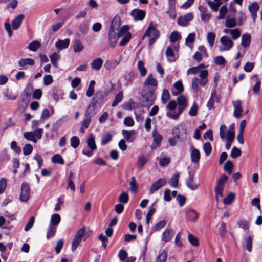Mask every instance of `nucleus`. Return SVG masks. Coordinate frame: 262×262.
Instances as JSON below:
<instances>
[{"label": "nucleus", "mask_w": 262, "mask_h": 262, "mask_svg": "<svg viewBox=\"0 0 262 262\" xmlns=\"http://www.w3.org/2000/svg\"><path fill=\"white\" fill-rule=\"evenodd\" d=\"M103 63V60L100 58H97L93 60L91 63V67L96 71H99L101 68Z\"/></svg>", "instance_id": "393cba45"}, {"label": "nucleus", "mask_w": 262, "mask_h": 262, "mask_svg": "<svg viewBox=\"0 0 262 262\" xmlns=\"http://www.w3.org/2000/svg\"><path fill=\"white\" fill-rule=\"evenodd\" d=\"M206 1L211 9L215 12L217 11L219 7L221 5V2H215V3H214L211 0H206Z\"/></svg>", "instance_id": "a19ab883"}, {"label": "nucleus", "mask_w": 262, "mask_h": 262, "mask_svg": "<svg viewBox=\"0 0 262 262\" xmlns=\"http://www.w3.org/2000/svg\"><path fill=\"white\" fill-rule=\"evenodd\" d=\"M179 177V174L178 173L174 174L172 176L169 181V184L171 187L176 188L178 186Z\"/></svg>", "instance_id": "79ce46f5"}, {"label": "nucleus", "mask_w": 262, "mask_h": 262, "mask_svg": "<svg viewBox=\"0 0 262 262\" xmlns=\"http://www.w3.org/2000/svg\"><path fill=\"white\" fill-rule=\"evenodd\" d=\"M198 78V84L199 86H205L208 83V71L207 70L204 69L201 70Z\"/></svg>", "instance_id": "f8f14e48"}, {"label": "nucleus", "mask_w": 262, "mask_h": 262, "mask_svg": "<svg viewBox=\"0 0 262 262\" xmlns=\"http://www.w3.org/2000/svg\"><path fill=\"white\" fill-rule=\"evenodd\" d=\"M136 132L135 130L128 131L123 130L122 134L124 138L129 143L133 142L135 139Z\"/></svg>", "instance_id": "6ab92c4d"}, {"label": "nucleus", "mask_w": 262, "mask_h": 262, "mask_svg": "<svg viewBox=\"0 0 262 262\" xmlns=\"http://www.w3.org/2000/svg\"><path fill=\"white\" fill-rule=\"evenodd\" d=\"M173 235V231L171 229L167 228L162 235V240L165 242H168Z\"/></svg>", "instance_id": "cd10ccee"}, {"label": "nucleus", "mask_w": 262, "mask_h": 262, "mask_svg": "<svg viewBox=\"0 0 262 262\" xmlns=\"http://www.w3.org/2000/svg\"><path fill=\"white\" fill-rule=\"evenodd\" d=\"M259 6L257 3L254 2L249 6V11L251 13H256L258 10Z\"/></svg>", "instance_id": "0e129e2a"}, {"label": "nucleus", "mask_w": 262, "mask_h": 262, "mask_svg": "<svg viewBox=\"0 0 262 262\" xmlns=\"http://www.w3.org/2000/svg\"><path fill=\"white\" fill-rule=\"evenodd\" d=\"M87 145L92 150H94L96 149V145L95 144L94 138L92 136L91 137L88 138L86 140Z\"/></svg>", "instance_id": "5fc2aeb1"}, {"label": "nucleus", "mask_w": 262, "mask_h": 262, "mask_svg": "<svg viewBox=\"0 0 262 262\" xmlns=\"http://www.w3.org/2000/svg\"><path fill=\"white\" fill-rule=\"evenodd\" d=\"M41 44L38 41L34 40L29 43L28 45V49L30 51L35 52L38 50Z\"/></svg>", "instance_id": "c03bdc74"}, {"label": "nucleus", "mask_w": 262, "mask_h": 262, "mask_svg": "<svg viewBox=\"0 0 262 262\" xmlns=\"http://www.w3.org/2000/svg\"><path fill=\"white\" fill-rule=\"evenodd\" d=\"M236 22L234 18H227L225 21V25L228 28H234L236 25Z\"/></svg>", "instance_id": "69168bd1"}, {"label": "nucleus", "mask_w": 262, "mask_h": 262, "mask_svg": "<svg viewBox=\"0 0 262 262\" xmlns=\"http://www.w3.org/2000/svg\"><path fill=\"white\" fill-rule=\"evenodd\" d=\"M185 213L187 220L192 222H196L199 216V213L192 208L187 209Z\"/></svg>", "instance_id": "4468645a"}, {"label": "nucleus", "mask_w": 262, "mask_h": 262, "mask_svg": "<svg viewBox=\"0 0 262 262\" xmlns=\"http://www.w3.org/2000/svg\"><path fill=\"white\" fill-rule=\"evenodd\" d=\"M251 43V36L249 34L244 33L241 38V46L244 48L248 47Z\"/></svg>", "instance_id": "a878e982"}, {"label": "nucleus", "mask_w": 262, "mask_h": 262, "mask_svg": "<svg viewBox=\"0 0 262 262\" xmlns=\"http://www.w3.org/2000/svg\"><path fill=\"white\" fill-rule=\"evenodd\" d=\"M70 39L68 38L63 40L58 39L55 44V46L58 50H62L68 47L70 45Z\"/></svg>", "instance_id": "412c9836"}, {"label": "nucleus", "mask_w": 262, "mask_h": 262, "mask_svg": "<svg viewBox=\"0 0 262 262\" xmlns=\"http://www.w3.org/2000/svg\"><path fill=\"white\" fill-rule=\"evenodd\" d=\"M35 61L32 58H22L18 62V64L20 67V69H25L27 66H32L34 65Z\"/></svg>", "instance_id": "a211bd4d"}, {"label": "nucleus", "mask_w": 262, "mask_h": 262, "mask_svg": "<svg viewBox=\"0 0 262 262\" xmlns=\"http://www.w3.org/2000/svg\"><path fill=\"white\" fill-rule=\"evenodd\" d=\"M10 157L6 150L0 152V162H8L10 160Z\"/></svg>", "instance_id": "a18cd8bd"}, {"label": "nucleus", "mask_w": 262, "mask_h": 262, "mask_svg": "<svg viewBox=\"0 0 262 262\" xmlns=\"http://www.w3.org/2000/svg\"><path fill=\"white\" fill-rule=\"evenodd\" d=\"M238 227L243 229L245 231H247L249 229V223L246 219H243L237 222Z\"/></svg>", "instance_id": "72a5a7b5"}, {"label": "nucleus", "mask_w": 262, "mask_h": 262, "mask_svg": "<svg viewBox=\"0 0 262 262\" xmlns=\"http://www.w3.org/2000/svg\"><path fill=\"white\" fill-rule=\"evenodd\" d=\"M145 14V11L140 9H134L130 12V15L136 21L143 20Z\"/></svg>", "instance_id": "1a4fd4ad"}, {"label": "nucleus", "mask_w": 262, "mask_h": 262, "mask_svg": "<svg viewBox=\"0 0 262 262\" xmlns=\"http://www.w3.org/2000/svg\"><path fill=\"white\" fill-rule=\"evenodd\" d=\"M137 67L140 71V75L142 76H145L147 73V70L144 66L143 62L141 60L138 61Z\"/></svg>", "instance_id": "49530a36"}, {"label": "nucleus", "mask_w": 262, "mask_h": 262, "mask_svg": "<svg viewBox=\"0 0 262 262\" xmlns=\"http://www.w3.org/2000/svg\"><path fill=\"white\" fill-rule=\"evenodd\" d=\"M188 239L190 243L194 246H198L199 244L198 239L192 234H189L188 236Z\"/></svg>", "instance_id": "bf43d9fd"}, {"label": "nucleus", "mask_w": 262, "mask_h": 262, "mask_svg": "<svg viewBox=\"0 0 262 262\" xmlns=\"http://www.w3.org/2000/svg\"><path fill=\"white\" fill-rule=\"evenodd\" d=\"M175 5L176 4L168 5V9L167 11V13L168 14L169 17L172 19H174L176 17Z\"/></svg>", "instance_id": "c9c22d12"}, {"label": "nucleus", "mask_w": 262, "mask_h": 262, "mask_svg": "<svg viewBox=\"0 0 262 262\" xmlns=\"http://www.w3.org/2000/svg\"><path fill=\"white\" fill-rule=\"evenodd\" d=\"M131 37V33L127 34L126 35L122 36V38L119 43V45L120 46H124L126 45L130 40Z\"/></svg>", "instance_id": "e2e57ef3"}, {"label": "nucleus", "mask_w": 262, "mask_h": 262, "mask_svg": "<svg viewBox=\"0 0 262 262\" xmlns=\"http://www.w3.org/2000/svg\"><path fill=\"white\" fill-rule=\"evenodd\" d=\"M181 38V35L178 32H172L170 35V40L171 42H175Z\"/></svg>", "instance_id": "774afa93"}, {"label": "nucleus", "mask_w": 262, "mask_h": 262, "mask_svg": "<svg viewBox=\"0 0 262 262\" xmlns=\"http://www.w3.org/2000/svg\"><path fill=\"white\" fill-rule=\"evenodd\" d=\"M234 165L230 161H227L224 164V169L226 171L228 174H230L232 172Z\"/></svg>", "instance_id": "09e8293b"}, {"label": "nucleus", "mask_w": 262, "mask_h": 262, "mask_svg": "<svg viewBox=\"0 0 262 262\" xmlns=\"http://www.w3.org/2000/svg\"><path fill=\"white\" fill-rule=\"evenodd\" d=\"M147 162V160L144 156H140L138 159L137 167L139 169H142Z\"/></svg>", "instance_id": "ea45409f"}, {"label": "nucleus", "mask_w": 262, "mask_h": 262, "mask_svg": "<svg viewBox=\"0 0 262 262\" xmlns=\"http://www.w3.org/2000/svg\"><path fill=\"white\" fill-rule=\"evenodd\" d=\"M193 18L192 13H188L184 16H180L177 20V23L181 26H185L186 24L191 21Z\"/></svg>", "instance_id": "2eb2a0df"}, {"label": "nucleus", "mask_w": 262, "mask_h": 262, "mask_svg": "<svg viewBox=\"0 0 262 262\" xmlns=\"http://www.w3.org/2000/svg\"><path fill=\"white\" fill-rule=\"evenodd\" d=\"M191 149V159L193 163H196L198 162L200 159V154L197 149L195 148L193 146H190Z\"/></svg>", "instance_id": "4be33fe9"}, {"label": "nucleus", "mask_w": 262, "mask_h": 262, "mask_svg": "<svg viewBox=\"0 0 262 262\" xmlns=\"http://www.w3.org/2000/svg\"><path fill=\"white\" fill-rule=\"evenodd\" d=\"M241 155V151L239 149L236 147H234L232 148L231 153L230 156L231 158L235 159Z\"/></svg>", "instance_id": "680f3d73"}, {"label": "nucleus", "mask_w": 262, "mask_h": 262, "mask_svg": "<svg viewBox=\"0 0 262 262\" xmlns=\"http://www.w3.org/2000/svg\"><path fill=\"white\" fill-rule=\"evenodd\" d=\"M227 12V8L225 6H223L219 10V15L217 16L219 19H222L225 17Z\"/></svg>", "instance_id": "13d9d810"}, {"label": "nucleus", "mask_w": 262, "mask_h": 262, "mask_svg": "<svg viewBox=\"0 0 262 262\" xmlns=\"http://www.w3.org/2000/svg\"><path fill=\"white\" fill-rule=\"evenodd\" d=\"M246 248L247 251L251 252L252 250L253 237L251 236H248L244 239Z\"/></svg>", "instance_id": "e433bc0d"}, {"label": "nucleus", "mask_w": 262, "mask_h": 262, "mask_svg": "<svg viewBox=\"0 0 262 262\" xmlns=\"http://www.w3.org/2000/svg\"><path fill=\"white\" fill-rule=\"evenodd\" d=\"M230 35L233 40H237L241 36V32L237 28L231 29Z\"/></svg>", "instance_id": "de8ad7c7"}, {"label": "nucleus", "mask_w": 262, "mask_h": 262, "mask_svg": "<svg viewBox=\"0 0 262 262\" xmlns=\"http://www.w3.org/2000/svg\"><path fill=\"white\" fill-rule=\"evenodd\" d=\"M128 31L129 27L127 25L123 26L118 31V33L117 34L118 37H121L122 36L126 35L127 34L130 33L128 32Z\"/></svg>", "instance_id": "37998d69"}, {"label": "nucleus", "mask_w": 262, "mask_h": 262, "mask_svg": "<svg viewBox=\"0 0 262 262\" xmlns=\"http://www.w3.org/2000/svg\"><path fill=\"white\" fill-rule=\"evenodd\" d=\"M84 233L85 229L83 228L79 229L77 231L76 235L72 243L71 249L72 251H74L79 246Z\"/></svg>", "instance_id": "0eeeda50"}, {"label": "nucleus", "mask_w": 262, "mask_h": 262, "mask_svg": "<svg viewBox=\"0 0 262 262\" xmlns=\"http://www.w3.org/2000/svg\"><path fill=\"white\" fill-rule=\"evenodd\" d=\"M177 100L179 105L178 111L180 113H182L188 106L187 99L184 95H180Z\"/></svg>", "instance_id": "ddd939ff"}, {"label": "nucleus", "mask_w": 262, "mask_h": 262, "mask_svg": "<svg viewBox=\"0 0 262 262\" xmlns=\"http://www.w3.org/2000/svg\"><path fill=\"white\" fill-rule=\"evenodd\" d=\"M152 137L155 143L157 145H159L162 140V136L158 133L157 129L155 128L152 133Z\"/></svg>", "instance_id": "2f4dec72"}, {"label": "nucleus", "mask_w": 262, "mask_h": 262, "mask_svg": "<svg viewBox=\"0 0 262 262\" xmlns=\"http://www.w3.org/2000/svg\"><path fill=\"white\" fill-rule=\"evenodd\" d=\"M165 54L169 62H175L177 60L178 57L170 46L167 47Z\"/></svg>", "instance_id": "aec40b11"}, {"label": "nucleus", "mask_w": 262, "mask_h": 262, "mask_svg": "<svg viewBox=\"0 0 262 262\" xmlns=\"http://www.w3.org/2000/svg\"><path fill=\"white\" fill-rule=\"evenodd\" d=\"M158 85L156 79L153 77L152 74H149L146 78L143 89L146 90H155Z\"/></svg>", "instance_id": "6e6552de"}, {"label": "nucleus", "mask_w": 262, "mask_h": 262, "mask_svg": "<svg viewBox=\"0 0 262 262\" xmlns=\"http://www.w3.org/2000/svg\"><path fill=\"white\" fill-rule=\"evenodd\" d=\"M123 98V94L122 91L119 92L115 96V99L112 104V106L114 107L120 103Z\"/></svg>", "instance_id": "f704fd0d"}, {"label": "nucleus", "mask_w": 262, "mask_h": 262, "mask_svg": "<svg viewBox=\"0 0 262 262\" xmlns=\"http://www.w3.org/2000/svg\"><path fill=\"white\" fill-rule=\"evenodd\" d=\"M60 216L58 214H54L51 216L49 225L56 227L60 221Z\"/></svg>", "instance_id": "4c0bfd02"}, {"label": "nucleus", "mask_w": 262, "mask_h": 262, "mask_svg": "<svg viewBox=\"0 0 262 262\" xmlns=\"http://www.w3.org/2000/svg\"><path fill=\"white\" fill-rule=\"evenodd\" d=\"M184 91V88L181 81L175 82L171 90L172 94L174 96H177Z\"/></svg>", "instance_id": "f3484780"}, {"label": "nucleus", "mask_w": 262, "mask_h": 262, "mask_svg": "<svg viewBox=\"0 0 262 262\" xmlns=\"http://www.w3.org/2000/svg\"><path fill=\"white\" fill-rule=\"evenodd\" d=\"M51 62L55 68L58 67V61L60 59V55L57 53H53L49 56Z\"/></svg>", "instance_id": "7c9ffc66"}, {"label": "nucleus", "mask_w": 262, "mask_h": 262, "mask_svg": "<svg viewBox=\"0 0 262 262\" xmlns=\"http://www.w3.org/2000/svg\"><path fill=\"white\" fill-rule=\"evenodd\" d=\"M191 88L194 94H197L201 92V88L198 84V77H195L192 78Z\"/></svg>", "instance_id": "bb28decb"}, {"label": "nucleus", "mask_w": 262, "mask_h": 262, "mask_svg": "<svg viewBox=\"0 0 262 262\" xmlns=\"http://www.w3.org/2000/svg\"><path fill=\"white\" fill-rule=\"evenodd\" d=\"M120 26V18L118 17H115L112 20L109 31L112 32H116V30H118Z\"/></svg>", "instance_id": "c85d7f7f"}, {"label": "nucleus", "mask_w": 262, "mask_h": 262, "mask_svg": "<svg viewBox=\"0 0 262 262\" xmlns=\"http://www.w3.org/2000/svg\"><path fill=\"white\" fill-rule=\"evenodd\" d=\"M3 94L7 97L9 100H15L17 98V94L13 93L12 90H9L8 88L5 89L3 90Z\"/></svg>", "instance_id": "c756f323"}, {"label": "nucleus", "mask_w": 262, "mask_h": 262, "mask_svg": "<svg viewBox=\"0 0 262 262\" xmlns=\"http://www.w3.org/2000/svg\"><path fill=\"white\" fill-rule=\"evenodd\" d=\"M234 106V116L235 117L238 118H239L243 113V109L242 107L241 101L237 100L233 102Z\"/></svg>", "instance_id": "dca6fc26"}, {"label": "nucleus", "mask_w": 262, "mask_h": 262, "mask_svg": "<svg viewBox=\"0 0 262 262\" xmlns=\"http://www.w3.org/2000/svg\"><path fill=\"white\" fill-rule=\"evenodd\" d=\"M91 105H90L86 109L83 119L81 122V127L80 131L81 133H84L86 129H87L89 126V124L91 121V117L93 115V112L90 111Z\"/></svg>", "instance_id": "20e7f679"}, {"label": "nucleus", "mask_w": 262, "mask_h": 262, "mask_svg": "<svg viewBox=\"0 0 262 262\" xmlns=\"http://www.w3.org/2000/svg\"><path fill=\"white\" fill-rule=\"evenodd\" d=\"M24 137L29 141H31L34 143L37 141L36 139L34 137V134L32 132H25L24 134Z\"/></svg>", "instance_id": "3c124183"}, {"label": "nucleus", "mask_w": 262, "mask_h": 262, "mask_svg": "<svg viewBox=\"0 0 262 262\" xmlns=\"http://www.w3.org/2000/svg\"><path fill=\"white\" fill-rule=\"evenodd\" d=\"M171 133L174 137L180 141H183L187 138V129L182 124H179L174 127Z\"/></svg>", "instance_id": "7ed1b4c3"}, {"label": "nucleus", "mask_w": 262, "mask_h": 262, "mask_svg": "<svg viewBox=\"0 0 262 262\" xmlns=\"http://www.w3.org/2000/svg\"><path fill=\"white\" fill-rule=\"evenodd\" d=\"M166 184V180L164 178H161L155 182L149 189V193H154L162 187L165 186Z\"/></svg>", "instance_id": "9b49d317"}, {"label": "nucleus", "mask_w": 262, "mask_h": 262, "mask_svg": "<svg viewBox=\"0 0 262 262\" xmlns=\"http://www.w3.org/2000/svg\"><path fill=\"white\" fill-rule=\"evenodd\" d=\"M129 185L130 186V191L132 193H135L137 190V181L136 180V178L134 177H132L131 178V181L129 183Z\"/></svg>", "instance_id": "4d7b16f0"}, {"label": "nucleus", "mask_w": 262, "mask_h": 262, "mask_svg": "<svg viewBox=\"0 0 262 262\" xmlns=\"http://www.w3.org/2000/svg\"><path fill=\"white\" fill-rule=\"evenodd\" d=\"M56 232V227L49 225L46 235L47 238L49 239L50 238L53 237L55 235Z\"/></svg>", "instance_id": "58836bf2"}, {"label": "nucleus", "mask_w": 262, "mask_h": 262, "mask_svg": "<svg viewBox=\"0 0 262 262\" xmlns=\"http://www.w3.org/2000/svg\"><path fill=\"white\" fill-rule=\"evenodd\" d=\"M30 189L27 182H23L21 185V192L19 199L21 202H26L30 198Z\"/></svg>", "instance_id": "423d86ee"}, {"label": "nucleus", "mask_w": 262, "mask_h": 262, "mask_svg": "<svg viewBox=\"0 0 262 262\" xmlns=\"http://www.w3.org/2000/svg\"><path fill=\"white\" fill-rule=\"evenodd\" d=\"M215 34L213 32H209L207 35V40L210 47H212L215 40Z\"/></svg>", "instance_id": "603ef678"}, {"label": "nucleus", "mask_w": 262, "mask_h": 262, "mask_svg": "<svg viewBox=\"0 0 262 262\" xmlns=\"http://www.w3.org/2000/svg\"><path fill=\"white\" fill-rule=\"evenodd\" d=\"M188 175L185 181L186 186L191 190H196L200 185L199 183L194 182V176L190 171L188 172Z\"/></svg>", "instance_id": "9d476101"}, {"label": "nucleus", "mask_w": 262, "mask_h": 262, "mask_svg": "<svg viewBox=\"0 0 262 262\" xmlns=\"http://www.w3.org/2000/svg\"><path fill=\"white\" fill-rule=\"evenodd\" d=\"M147 36L149 39V44L150 45H153L159 36V32L154 26L152 23H150L143 37Z\"/></svg>", "instance_id": "f03ea898"}, {"label": "nucleus", "mask_w": 262, "mask_h": 262, "mask_svg": "<svg viewBox=\"0 0 262 262\" xmlns=\"http://www.w3.org/2000/svg\"><path fill=\"white\" fill-rule=\"evenodd\" d=\"M169 98L170 95L168 91L166 89H163L161 96L162 102L164 104L166 103L169 100Z\"/></svg>", "instance_id": "864d4df0"}, {"label": "nucleus", "mask_w": 262, "mask_h": 262, "mask_svg": "<svg viewBox=\"0 0 262 262\" xmlns=\"http://www.w3.org/2000/svg\"><path fill=\"white\" fill-rule=\"evenodd\" d=\"M52 162L53 163L63 164L64 162L62 157L59 154H55L52 158Z\"/></svg>", "instance_id": "8fccbe9b"}, {"label": "nucleus", "mask_w": 262, "mask_h": 262, "mask_svg": "<svg viewBox=\"0 0 262 262\" xmlns=\"http://www.w3.org/2000/svg\"><path fill=\"white\" fill-rule=\"evenodd\" d=\"M198 111V106L195 102L193 103V105L191 107L189 111L188 114L191 116H195L197 115Z\"/></svg>", "instance_id": "052dcab7"}, {"label": "nucleus", "mask_w": 262, "mask_h": 262, "mask_svg": "<svg viewBox=\"0 0 262 262\" xmlns=\"http://www.w3.org/2000/svg\"><path fill=\"white\" fill-rule=\"evenodd\" d=\"M141 103L143 107H149L151 106L155 100L154 90L142 89Z\"/></svg>", "instance_id": "f257e3e1"}, {"label": "nucleus", "mask_w": 262, "mask_h": 262, "mask_svg": "<svg viewBox=\"0 0 262 262\" xmlns=\"http://www.w3.org/2000/svg\"><path fill=\"white\" fill-rule=\"evenodd\" d=\"M167 258V252L165 251H163L158 255L156 259V262H166Z\"/></svg>", "instance_id": "338daca9"}, {"label": "nucleus", "mask_w": 262, "mask_h": 262, "mask_svg": "<svg viewBox=\"0 0 262 262\" xmlns=\"http://www.w3.org/2000/svg\"><path fill=\"white\" fill-rule=\"evenodd\" d=\"M118 38L119 37H118V35L116 33V32H112L109 31L108 41L111 47L114 48L116 46Z\"/></svg>", "instance_id": "5701e85b"}, {"label": "nucleus", "mask_w": 262, "mask_h": 262, "mask_svg": "<svg viewBox=\"0 0 262 262\" xmlns=\"http://www.w3.org/2000/svg\"><path fill=\"white\" fill-rule=\"evenodd\" d=\"M70 144L73 148H76L80 144L79 139L77 136H73L70 139Z\"/></svg>", "instance_id": "6e6d98bb"}, {"label": "nucleus", "mask_w": 262, "mask_h": 262, "mask_svg": "<svg viewBox=\"0 0 262 262\" xmlns=\"http://www.w3.org/2000/svg\"><path fill=\"white\" fill-rule=\"evenodd\" d=\"M24 18V15L23 14L17 16L12 21V26L14 30H17L20 26L22 21Z\"/></svg>", "instance_id": "b1692460"}, {"label": "nucleus", "mask_w": 262, "mask_h": 262, "mask_svg": "<svg viewBox=\"0 0 262 262\" xmlns=\"http://www.w3.org/2000/svg\"><path fill=\"white\" fill-rule=\"evenodd\" d=\"M73 48L74 52L77 53L81 51L84 47L79 40H76L73 43Z\"/></svg>", "instance_id": "473e14b6"}, {"label": "nucleus", "mask_w": 262, "mask_h": 262, "mask_svg": "<svg viewBox=\"0 0 262 262\" xmlns=\"http://www.w3.org/2000/svg\"><path fill=\"white\" fill-rule=\"evenodd\" d=\"M220 41L221 43V45L219 46V50L220 52L229 51L234 45L233 41L226 36L221 37Z\"/></svg>", "instance_id": "39448f33"}]
</instances>
